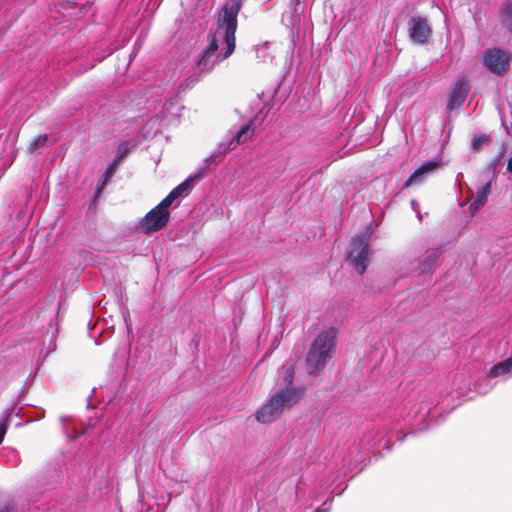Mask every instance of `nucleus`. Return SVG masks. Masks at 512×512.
<instances>
[{"instance_id":"19","label":"nucleus","mask_w":512,"mask_h":512,"mask_svg":"<svg viewBox=\"0 0 512 512\" xmlns=\"http://www.w3.org/2000/svg\"><path fill=\"white\" fill-rule=\"evenodd\" d=\"M136 147V144L131 141H123L119 144L117 148L116 155L112 160L113 163H116L117 166H120L121 163L127 158L129 153L133 148Z\"/></svg>"},{"instance_id":"1","label":"nucleus","mask_w":512,"mask_h":512,"mask_svg":"<svg viewBox=\"0 0 512 512\" xmlns=\"http://www.w3.org/2000/svg\"><path fill=\"white\" fill-rule=\"evenodd\" d=\"M241 4V0H230L222 6L216 27L211 28L208 33L207 46L198 55L197 68L200 73L210 72L216 64L227 59L234 52L237 17Z\"/></svg>"},{"instance_id":"23","label":"nucleus","mask_w":512,"mask_h":512,"mask_svg":"<svg viewBox=\"0 0 512 512\" xmlns=\"http://www.w3.org/2000/svg\"><path fill=\"white\" fill-rule=\"evenodd\" d=\"M269 48V42H264L263 44L258 45L255 49L257 58L262 59L263 61H266L267 59H272V55L269 51Z\"/></svg>"},{"instance_id":"31","label":"nucleus","mask_w":512,"mask_h":512,"mask_svg":"<svg viewBox=\"0 0 512 512\" xmlns=\"http://www.w3.org/2000/svg\"><path fill=\"white\" fill-rule=\"evenodd\" d=\"M481 382L482 381H478L477 384H476V389L480 392V393H486L487 390H481L480 386H481Z\"/></svg>"},{"instance_id":"17","label":"nucleus","mask_w":512,"mask_h":512,"mask_svg":"<svg viewBox=\"0 0 512 512\" xmlns=\"http://www.w3.org/2000/svg\"><path fill=\"white\" fill-rule=\"evenodd\" d=\"M491 191V181L486 182L481 188L477 190L475 200L470 204L471 213H475L482 206L485 205L488 195Z\"/></svg>"},{"instance_id":"8","label":"nucleus","mask_w":512,"mask_h":512,"mask_svg":"<svg viewBox=\"0 0 512 512\" xmlns=\"http://www.w3.org/2000/svg\"><path fill=\"white\" fill-rule=\"evenodd\" d=\"M509 61V56L500 48H489L483 54L484 65L497 75H502L508 70Z\"/></svg>"},{"instance_id":"7","label":"nucleus","mask_w":512,"mask_h":512,"mask_svg":"<svg viewBox=\"0 0 512 512\" xmlns=\"http://www.w3.org/2000/svg\"><path fill=\"white\" fill-rule=\"evenodd\" d=\"M407 25L409 38L412 43L422 46L429 42L433 30L427 18L413 16L409 19Z\"/></svg>"},{"instance_id":"21","label":"nucleus","mask_w":512,"mask_h":512,"mask_svg":"<svg viewBox=\"0 0 512 512\" xmlns=\"http://www.w3.org/2000/svg\"><path fill=\"white\" fill-rule=\"evenodd\" d=\"M492 138L488 134H476L471 141V149L474 151H480L483 146L490 145Z\"/></svg>"},{"instance_id":"16","label":"nucleus","mask_w":512,"mask_h":512,"mask_svg":"<svg viewBox=\"0 0 512 512\" xmlns=\"http://www.w3.org/2000/svg\"><path fill=\"white\" fill-rule=\"evenodd\" d=\"M118 168L119 166H117L116 163H109L106 170L97 181L94 198H97L102 194L103 190L107 186L108 182L113 178Z\"/></svg>"},{"instance_id":"14","label":"nucleus","mask_w":512,"mask_h":512,"mask_svg":"<svg viewBox=\"0 0 512 512\" xmlns=\"http://www.w3.org/2000/svg\"><path fill=\"white\" fill-rule=\"evenodd\" d=\"M511 375H512V356L493 365L490 368V370L486 376V379H483L482 381L486 382V381L496 378V377H500V376L509 377Z\"/></svg>"},{"instance_id":"13","label":"nucleus","mask_w":512,"mask_h":512,"mask_svg":"<svg viewBox=\"0 0 512 512\" xmlns=\"http://www.w3.org/2000/svg\"><path fill=\"white\" fill-rule=\"evenodd\" d=\"M440 255V248L427 250L425 258L421 261V263L418 266L419 275H425L432 272L437 265Z\"/></svg>"},{"instance_id":"22","label":"nucleus","mask_w":512,"mask_h":512,"mask_svg":"<svg viewBox=\"0 0 512 512\" xmlns=\"http://www.w3.org/2000/svg\"><path fill=\"white\" fill-rule=\"evenodd\" d=\"M506 153V146L502 145L498 155L487 165V171L492 174V177H496L497 168L500 165L502 159Z\"/></svg>"},{"instance_id":"27","label":"nucleus","mask_w":512,"mask_h":512,"mask_svg":"<svg viewBox=\"0 0 512 512\" xmlns=\"http://www.w3.org/2000/svg\"><path fill=\"white\" fill-rule=\"evenodd\" d=\"M332 500L325 501L322 508H317L315 512H329Z\"/></svg>"},{"instance_id":"11","label":"nucleus","mask_w":512,"mask_h":512,"mask_svg":"<svg viewBox=\"0 0 512 512\" xmlns=\"http://www.w3.org/2000/svg\"><path fill=\"white\" fill-rule=\"evenodd\" d=\"M440 165L437 160H430L424 162L419 168H417L409 178L404 182L402 188L406 189L414 185H420L424 183L428 176L434 172Z\"/></svg>"},{"instance_id":"4","label":"nucleus","mask_w":512,"mask_h":512,"mask_svg":"<svg viewBox=\"0 0 512 512\" xmlns=\"http://www.w3.org/2000/svg\"><path fill=\"white\" fill-rule=\"evenodd\" d=\"M373 233V228H367V231L356 235L350 244L347 261L360 274H364L368 264L369 241Z\"/></svg>"},{"instance_id":"3","label":"nucleus","mask_w":512,"mask_h":512,"mask_svg":"<svg viewBox=\"0 0 512 512\" xmlns=\"http://www.w3.org/2000/svg\"><path fill=\"white\" fill-rule=\"evenodd\" d=\"M302 394L303 389H280L258 409L256 420L262 424L271 423L282 414L285 408L298 403Z\"/></svg>"},{"instance_id":"30","label":"nucleus","mask_w":512,"mask_h":512,"mask_svg":"<svg viewBox=\"0 0 512 512\" xmlns=\"http://www.w3.org/2000/svg\"><path fill=\"white\" fill-rule=\"evenodd\" d=\"M507 171L512 174V157L508 160Z\"/></svg>"},{"instance_id":"9","label":"nucleus","mask_w":512,"mask_h":512,"mask_svg":"<svg viewBox=\"0 0 512 512\" xmlns=\"http://www.w3.org/2000/svg\"><path fill=\"white\" fill-rule=\"evenodd\" d=\"M427 429H428V425L426 424V422L420 423L418 429L411 428L406 434H401V432L399 430L392 429V430L388 431L385 435H378L377 438L375 439L374 443L371 444L370 447L371 448L378 447V448L390 450L392 438L395 437L399 442H403L404 439L408 435L416 434L417 432L425 431Z\"/></svg>"},{"instance_id":"2","label":"nucleus","mask_w":512,"mask_h":512,"mask_svg":"<svg viewBox=\"0 0 512 512\" xmlns=\"http://www.w3.org/2000/svg\"><path fill=\"white\" fill-rule=\"evenodd\" d=\"M337 330L330 327L317 335L306 357L307 371L317 375L324 369L336 347Z\"/></svg>"},{"instance_id":"33","label":"nucleus","mask_w":512,"mask_h":512,"mask_svg":"<svg viewBox=\"0 0 512 512\" xmlns=\"http://www.w3.org/2000/svg\"><path fill=\"white\" fill-rule=\"evenodd\" d=\"M87 406H88V408L91 407V396L88 397V405Z\"/></svg>"},{"instance_id":"29","label":"nucleus","mask_w":512,"mask_h":512,"mask_svg":"<svg viewBox=\"0 0 512 512\" xmlns=\"http://www.w3.org/2000/svg\"><path fill=\"white\" fill-rule=\"evenodd\" d=\"M301 3V0H291V5L294 6V11L297 12L298 5Z\"/></svg>"},{"instance_id":"26","label":"nucleus","mask_w":512,"mask_h":512,"mask_svg":"<svg viewBox=\"0 0 512 512\" xmlns=\"http://www.w3.org/2000/svg\"><path fill=\"white\" fill-rule=\"evenodd\" d=\"M410 203H411L412 209L417 213L418 219L421 221L422 215L419 210V203L415 199H412Z\"/></svg>"},{"instance_id":"10","label":"nucleus","mask_w":512,"mask_h":512,"mask_svg":"<svg viewBox=\"0 0 512 512\" xmlns=\"http://www.w3.org/2000/svg\"><path fill=\"white\" fill-rule=\"evenodd\" d=\"M470 89L471 87L467 80L458 79L450 92L447 110L451 112L461 107L465 102Z\"/></svg>"},{"instance_id":"15","label":"nucleus","mask_w":512,"mask_h":512,"mask_svg":"<svg viewBox=\"0 0 512 512\" xmlns=\"http://www.w3.org/2000/svg\"><path fill=\"white\" fill-rule=\"evenodd\" d=\"M501 27L512 34V0H504L498 10Z\"/></svg>"},{"instance_id":"5","label":"nucleus","mask_w":512,"mask_h":512,"mask_svg":"<svg viewBox=\"0 0 512 512\" xmlns=\"http://www.w3.org/2000/svg\"><path fill=\"white\" fill-rule=\"evenodd\" d=\"M250 126V123L243 125L231 138L221 141L210 156L205 159L204 166L200 170L205 173V170L211 164H219L226 153L235 149L237 145L245 143L250 137Z\"/></svg>"},{"instance_id":"28","label":"nucleus","mask_w":512,"mask_h":512,"mask_svg":"<svg viewBox=\"0 0 512 512\" xmlns=\"http://www.w3.org/2000/svg\"><path fill=\"white\" fill-rule=\"evenodd\" d=\"M0 512H13V506L11 504L0 505Z\"/></svg>"},{"instance_id":"24","label":"nucleus","mask_w":512,"mask_h":512,"mask_svg":"<svg viewBox=\"0 0 512 512\" xmlns=\"http://www.w3.org/2000/svg\"><path fill=\"white\" fill-rule=\"evenodd\" d=\"M11 411L8 410L6 416L2 421H0V444L3 442L5 434L7 432L9 422H10Z\"/></svg>"},{"instance_id":"6","label":"nucleus","mask_w":512,"mask_h":512,"mask_svg":"<svg viewBox=\"0 0 512 512\" xmlns=\"http://www.w3.org/2000/svg\"><path fill=\"white\" fill-rule=\"evenodd\" d=\"M169 207L170 205L162 200L139 221V230L151 234L163 229L170 219Z\"/></svg>"},{"instance_id":"25","label":"nucleus","mask_w":512,"mask_h":512,"mask_svg":"<svg viewBox=\"0 0 512 512\" xmlns=\"http://www.w3.org/2000/svg\"><path fill=\"white\" fill-rule=\"evenodd\" d=\"M47 141V135H38L29 145V150L36 151L39 147H42Z\"/></svg>"},{"instance_id":"20","label":"nucleus","mask_w":512,"mask_h":512,"mask_svg":"<svg viewBox=\"0 0 512 512\" xmlns=\"http://www.w3.org/2000/svg\"><path fill=\"white\" fill-rule=\"evenodd\" d=\"M280 375L283 383L286 386L284 389H297L296 387H293V380L295 375V369L293 365H283Z\"/></svg>"},{"instance_id":"32","label":"nucleus","mask_w":512,"mask_h":512,"mask_svg":"<svg viewBox=\"0 0 512 512\" xmlns=\"http://www.w3.org/2000/svg\"><path fill=\"white\" fill-rule=\"evenodd\" d=\"M50 473L55 475L58 479L60 478V473H58L57 470H51Z\"/></svg>"},{"instance_id":"18","label":"nucleus","mask_w":512,"mask_h":512,"mask_svg":"<svg viewBox=\"0 0 512 512\" xmlns=\"http://www.w3.org/2000/svg\"><path fill=\"white\" fill-rule=\"evenodd\" d=\"M434 404L428 403V401H421L419 407L417 405H412L407 412V417L409 419H415L419 417L421 420H425L426 417L430 414L431 408Z\"/></svg>"},{"instance_id":"12","label":"nucleus","mask_w":512,"mask_h":512,"mask_svg":"<svg viewBox=\"0 0 512 512\" xmlns=\"http://www.w3.org/2000/svg\"><path fill=\"white\" fill-rule=\"evenodd\" d=\"M203 175V170H199L197 173L190 175L182 183L173 188L163 200L171 206L178 198L188 195L195 183L200 180Z\"/></svg>"}]
</instances>
